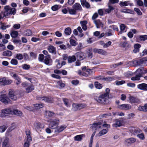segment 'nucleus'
Returning <instances> with one entry per match:
<instances>
[{
  "label": "nucleus",
  "mask_w": 147,
  "mask_h": 147,
  "mask_svg": "<svg viewBox=\"0 0 147 147\" xmlns=\"http://www.w3.org/2000/svg\"><path fill=\"white\" fill-rule=\"evenodd\" d=\"M4 11H1L0 13V20L4 17L6 18H9L11 16V14L13 13V9L10 10L9 7L4 6Z\"/></svg>",
  "instance_id": "obj_1"
},
{
  "label": "nucleus",
  "mask_w": 147,
  "mask_h": 147,
  "mask_svg": "<svg viewBox=\"0 0 147 147\" xmlns=\"http://www.w3.org/2000/svg\"><path fill=\"white\" fill-rule=\"evenodd\" d=\"M109 97L102 94L99 97L95 98V100L100 103L102 104H107L109 102Z\"/></svg>",
  "instance_id": "obj_2"
},
{
  "label": "nucleus",
  "mask_w": 147,
  "mask_h": 147,
  "mask_svg": "<svg viewBox=\"0 0 147 147\" xmlns=\"http://www.w3.org/2000/svg\"><path fill=\"white\" fill-rule=\"evenodd\" d=\"M12 111L11 108L4 109L2 110L1 112L0 113V117H3L7 116L8 115L11 114L13 113Z\"/></svg>",
  "instance_id": "obj_3"
},
{
  "label": "nucleus",
  "mask_w": 147,
  "mask_h": 147,
  "mask_svg": "<svg viewBox=\"0 0 147 147\" xmlns=\"http://www.w3.org/2000/svg\"><path fill=\"white\" fill-rule=\"evenodd\" d=\"M13 82L12 80H7L5 77L0 78V85L1 86H5L10 84Z\"/></svg>",
  "instance_id": "obj_4"
},
{
  "label": "nucleus",
  "mask_w": 147,
  "mask_h": 147,
  "mask_svg": "<svg viewBox=\"0 0 147 147\" xmlns=\"http://www.w3.org/2000/svg\"><path fill=\"white\" fill-rule=\"evenodd\" d=\"M129 102L131 104L136 103L140 104L141 103V101L140 99L133 96H130L129 98Z\"/></svg>",
  "instance_id": "obj_5"
},
{
  "label": "nucleus",
  "mask_w": 147,
  "mask_h": 147,
  "mask_svg": "<svg viewBox=\"0 0 147 147\" xmlns=\"http://www.w3.org/2000/svg\"><path fill=\"white\" fill-rule=\"evenodd\" d=\"M136 139L134 138H130L125 139L124 141L125 144L127 146H130L136 142Z\"/></svg>",
  "instance_id": "obj_6"
},
{
  "label": "nucleus",
  "mask_w": 147,
  "mask_h": 147,
  "mask_svg": "<svg viewBox=\"0 0 147 147\" xmlns=\"http://www.w3.org/2000/svg\"><path fill=\"white\" fill-rule=\"evenodd\" d=\"M58 122L54 120H52L50 122L49 125V128L51 129H55L58 126Z\"/></svg>",
  "instance_id": "obj_7"
},
{
  "label": "nucleus",
  "mask_w": 147,
  "mask_h": 147,
  "mask_svg": "<svg viewBox=\"0 0 147 147\" xmlns=\"http://www.w3.org/2000/svg\"><path fill=\"white\" fill-rule=\"evenodd\" d=\"M118 107L121 109L127 110L131 109V106L129 104H125L119 105Z\"/></svg>",
  "instance_id": "obj_8"
},
{
  "label": "nucleus",
  "mask_w": 147,
  "mask_h": 147,
  "mask_svg": "<svg viewBox=\"0 0 147 147\" xmlns=\"http://www.w3.org/2000/svg\"><path fill=\"white\" fill-rule=\"evenodd\" d=\"M9 97L11 99L13 100H16L17 98L14 93V91L13 90L10 89L9 91Z\"/></svg>",
  "instance_id": "obj_9"
},
{
  "label": "nucleus",
  "mask_w": 147,
  "mask_h": 147,
  "mask_svg": "<svg viewBox=\"0 0 147 147\" xmlns=\"http://www.w3.org/2000/svg\"><path fill=\"white\" fill-rule=\"evenodd\" d=\"M75 55L77 58L80 60H82L85 58L84 53L82 52H78L75 53Z\"/></svg>",
  "instance_id": "obj_10"
},
{
  "label": "nucleus",
  "mask_w": 147,
  "mask_h": 147,
  "mask_svg": "<svg viewBox=\"0 0 147 147\" xmlns=\"http://www.w3.org/2000/svg\"><path fill=\"white\" fill-rule=\"evenodd\" d=\"M11 5L12 7L9 5H7L5 6L9 7V8H10V9H10V10H11V9H13V11L12 12L13 13L11 14V16L12 15H14L16 14V9L15 8V7H16L17 6V5L15 3H12L11 4Z\"/></svg>",
  "instance_id": "obj_11"
},
{
  "label": "nucleus",
  "mask_w": 147,
  "mask_h": 147,
  "mask_svg": "<svg viewBox=\"0 0 147 147\" xmlns=\"http://www.w3.org/2000/svg\"><path fill=\"white\" fill-rule=\"evenodd\" d=\"M9 139L8 138H5L2 141V147H9Z\"/></svg>",
  "instance_id": "obj_12"
},
{
  "label": "nucleus",
  "mask_w": 147,
  "mask_h": 147,
  "mask_svg": "<svg viewBox=\"0 0 147 147\" xmlns=\"http://www.w3.org/2000/svg\"><path fill=\"white\" fill-rule=\"evenodd\" d=\"M137 88L140 90L144 91L147 90V84L142 83L137 85Z\"/></svg>",
  "instance_id": "obj_13"
},
{
  "label": "nucleus",
  "mask_w": 147,
  "mask_h": 147,
  "mask_svg": "<svg viewBox=\"0 0 147 147\" xmlns=\"http://www.w3.org/2000/svg\"><path fill=\"white\" fill-rule=\"evenodd\" d=\"M0 101L5 105L7 104L9 102V100L7 96L0 97Z\"/></svg>",
  "instance_id": "obj_14"
},
{
  "label": "nucleus",
  "mask_w": 147,
  "mask_h": 147,
  "mask_svg": "<svg viewBox=\"0 0 147 147\" xmlns=\"http://www.w3.org/2000/svg\"><path fill=\"white\" fill-rule=\"evenodd\" d=\"M47 49L50 53L54 54H56L57 51L55 48L52 45L49 46L47 48Z\"/></svg>",
  "instance_id": "obj_15"
},
{
  "label": "nucleus",
  "mask_w": 147,
  "mask_h": 147,
  "mask_svg": "<svg viewBox=\"0 0 147 147\" xmlns=\"http://www.w3.org/2000/svg\"><path fill=\"white\" fill-rule=\"evenodd\" d=\"M121 6H126L128 5H129L130 6L133 5V4L131 3L130 1H121L119 4Z\"/></svg>",
  "instance_id": "obj_16"
},
{
  "label": "nucleus",
  "mask_w": 147,
  "mask_h": 147,
  "mask_svg": "<svg viewBox=\"0 0 147 147\" xmlns=\"http://www.w3.org/2000/svg\"><path fill=\"white\" fill-rule=\"evenodd\" d=\"M51 60V56L50 55H48L45 56V59L44 60L45 63L47 65H50V61Z\"/></svg>",
  "instance_id": "obj_17"
},
{
  "label": "nucleus",
  "mask_w": 147,
  "mask_h": 147,
  "mask_svg": "<svg viewBox=\"0 0 147 147\" xmlns=\"http://www.w3.org/2000/svg\"><path fill=\"white\" fill-rule=\"evenodd\" d=\"M73 8L76 11H81L82 10V7L80 3H76L73 6Z\"/></svg>",
  "instance_id": "obj_18"
},
{
  "label": "nucleus",
  "mask_w": 147,
  "mask_h": 147,
  "mask_svg": "<svg viewBox=\"0 0 147 147\" xmlns=\"http://www.w3.org/2000/svg\"><path fill=\"white\" fill-rule=\"evenodd\" d=\"M101 123L100 122H98V123H94L91 125V127L92 128H101Z\"/></svg>",
  "instance_id": "obj_19"
},
{
  "label": "nucleus",
  "mask_w": 147,
  "mask_h": 147,
  "mask_svg": "<svg viewBox=\"0 0 147 147\" xmlns=\"http://www.w3.org/2000/svg\"><path fill=\"white\" fill-rule=\"evenodd\" d=\"M94 22L97 28H99L101 26H103V24L99 20H95L94 21Z\"/></svg>",
  "instance_id": "obj_20"
},
{
  "label": "nucleus",
  "mask_w": 147,
  "mask_h": 147,
  "mask_svg": "<svg viewBox=\"0 0 147 147\" xmlns=\"http://www.w3.org/2000/svg\"><path fill=\"white\" fill-rule=\"evenodd\" d=\"M81 3L83 7H85L87 8H89L90 7L89 4L86 1V0H81Z\"/></svg>",
  "instance_id": "obj_21"
},
{
  "label": "nucleus",
  "mask_w": 147,
  "mask_h": 147,
  "mask_svg": "<svg viewBox=\"0 0 147 147\" xmlns=\"http://www.w3.org/2000/svg\"><path fill=\"white\" fill-rule=\"evenodd\" d=\"M138 109L140 111L147 112V104H145L143 106L139 107Z\"/></svg>",
  "instance_id": "obj_22"
},
{
  "label": "nucleus",
  "mask_w": 147,
  "mask_h": 147,
  "mask_svg": "<svg viewBox=\"0 0 147 147\" xmlns=\"http://www.w3.org/2000/svg\"><path fill=\"white\" fill-rule=\"evenodd\" d=\"M34 125L35 128H40L43 129L44 127V125L38 122H36L34 124Z\"/></svg>",
  "instance_id": "obj_23"
},
{
  "label": "nucleus",
  "mask_w": 147,
  "mask_h": 147,
  "mask_svg": "<svg viewBox=\"0 0 147 147\" xmlns=\"http://www.w3.org/2000/svg\"><path fill=\"white\" fill-rule=\"evenodd\" d=\"M0 28L3 30H5L7 28L10 26V25L6 24H5L2 23L1 22H0Z\"/></svg>",
  "instance_id": "obj_24"
},
{
  "label": "nucleus",
  "mask_w": 147,
  "mask_h": 147,
  "mask_svg": "<svg viewBox=\"0 0 147 147\" xmlns=\"http://www.w3.org/2000/svg\"><path fill=\"white\" fill-rule=\"evenodd\" d=\"M12 113L14 115H17L18 116H21L22 115V112L18 109H14L12 111Z\"/></svg>",
  "instance_id": "obj_25"
},
{
  "label": "nucleus",
  "mask_w": 147,
  "mask_h": 147,
  "mask_svg": "<svg viewBox=\"0 0 147 147\" xmlns=\"http://www.w3.org/2000/svg\"><path fill=\"white\" fill-rule=\"evenodd\" d=\"M144 68L141 67L138 69L136 71L137 74L139 76L141 75V77L142 76L143 74H144Z\"/></svg>",
  "instance_id": "obj_26"
},
{
  "label": "nucleus",
  "mask_w": 147,
  "mask_h": 147,
  "mask_svg": "<svg viewBox=\"0 0 147 147\" xmlns=\"http://www.w3.org/2000/svg\"><path fill=\"white\" fill-rule=\"evenodd\" d=\"M10 75L16 80H20L21 79V78L19 77L18 75L15 73H11Z\"/></svg>",
  "instance_id": "obj_27"
},
{
  "label": "nucleus",
  "mask_w": 147,
  "mask_h": 147,
  "mask_svg": "<svg viewBox=\"0 0 147 147\" xmlns=\"http://www.w3.org/2000/svg\"><path fill=\"white\" fill-rule=\"evenodd\" d=\"M45 115L47 117H51L54 116L55 114L53 112L50 111H46Z\"/></svg>",
  "instance_id": "obj_28"
},
{
  "label": "nucleus",
  "mask_w": 147,
  "mask_h": 147,
  "mask_svg": "<svg viewBox=\"0 0 147 147\" xmlns=\"http://www.w3.org/2000/svg\"><path fill=\"white\" fill-rule=\"evenodd\" d=\"M122 46L125 48V50H127L131 47V45L127 42H124L122 44Z\"/></svg>",
  "instance_id": "obj_29"
},
{
  "label": "nucleus",
  "mask_w": 147,
  "mask_h": 147,
  "mask_svg": "<svg viewBox=\"0 0 147 147\" xmlns=\"http://www.w3.org/2000/svg\"><path fill=\"white\" fill-rule=\"evenodd\" d=\"M12 55V52L9 50L5 51L3 52V56L10 57Z\"/></svg>",
  "instance_id": "obj_30"
},
{
  "label": "nucleus",
  "mask_w": 147,
  "mask_h": 147,
  "mask_svg": "<svg viewBox=\"0 0 147 147\" xmlns=\"http://www.w3.org/2000/svg\"><path fill=\"white\" fill-rule=\"evenodd\" d=\"M93 51L94 53L102 54H104L105 52L102 49L96 48L94 49Z\"/></svg>",
  "instance_id": "obj_31"
},
{
  "label": "nucleus",
  "mask_w": 147,
  "mask_h": 147,
  "mask_svg": "<svg viewBox=\"0 0 147 147\" xmlns=\"http://www.w3.org/2000/svg\"><path fill=\"white\" fill-rule=\"evenodd\" d=\"M138 39L141 41H144L147 40V35H139Z\"/></svg>",
  "instance_id": "obj_32"
},
{
  "label": "nucleus",
  "mask_w": 147,
  "mask_h": 147,
  "mask_svg": "<svg viewBox=\"0 0 147 147\" xmlns=\"http://www.w3.org/2000/svg\"><path fill=\"white\" fill-rule=\"evenodd\" d=\"M76 60V58L75 55H73L72 56H69L68 58V61L69 63H71L73 62H74Z\"/></svg>",
  "instance_id": "obj_33"
},
{
  "label": "nucleus",
  "mask_w": 147,
  "mask_h": 147,
  "mask_svg": "<svg viewBox=\"0 0 147 147\" xmlns=\"http://www.w3.org/2000/svg\"><path fill=\"white\" fill-rule=\"evenodd\" d=\"M46 102L49 103L53 102V98L51 97H47L45 96L44 98L43 99Z\"/></svg>",
  "instance_id": "obj_34"
},
{
  "label": "nucleus",
  "mask_w": 147,
  "mask_h": 147,
  "mask_svg": "<svg viewBox=\"0 0 147 147\" xmlns=\"http://www.w3.org/2000/svg\"><path fill=\"white\" fill-rule=\"evenodd\" d=\"M26 134L27 136L26 139L28 140H32V138L30 136V132L29 129H27L25 131Z\"/></svg>",
  "instance_id": "obj_35"
},
{
  "label": "nucleus",
  "mask_w": 147,
  "mask_h": 147,
  "mask_svg": "<svg viewBox=\"0 0 147 147\" xmlns=\"http://www.w3.org/2000/svg\"><path fill=\"white\" fill-rule=\"evenodd\" d=\"M146 61V60L144 58H142V59H139L136 62V65H141L143 64L144 63V62H145V61Z\"/></svg>",
  "instance_id": "obj_36"
},
{
  "label": "nucleus",
  "mask_w": 147,
  "mask_h": 147,
  "mask_svg": "<svg viewBox=\"0 0 147 147\" xmlns=\"http://www.w3.org/2000/svg\"><path fill=\"white\" fill-rule=\"evenodd\" d=\"M116 122L113 125V127H117L121 125L122 124L119 120L118 119H116Z\"/></svg>",
  "instance_id": "obj_37"
},
{
  "label": "nucleus",
  "mask_w": 147,
  "mask_h": 147,
  "mask_svg": "<svg viewBox=\"0 0 147 147\" xmlns=\"http://www.w3.org/2000/svg\"><path fill=\"white\" fill-rule=\"evenodd\" d=\"M64 33L66 35H69L71 33V29L69 27L66 28L64 31Z\"/></svg>",
  "instance_id": "obj_38"
},
{
  "label": "nucleus",
  "mask_w": 147,
  "mask_h": 147,
  "mask_svg": "<svg viewBox=\"0 0 147 147\" xmlns=\"http://www.w3.org/2000/svg\"><path fill=\"white\" fill-rule=\"evenodd\" d=\"M108 131V129H102L98 134V136H101L106 134Z\"/></svg>",
  "instance_id": "obj_39"
},
{
  "label": "nucleus",
  "mask_w": 147,
  "mask_h": 147,
  "mask_svg": "<svg viewBox=\"0 0 147 147\" xmlns=\"http://www.w3.org/2000/svg\"><path fill=\"white\" fill-rule=\"evenodd\" d=\"M141 75L139 76L137 74L135 76L131 78V80L133 81H138L140 80V78L141 77Z\"/></svg>",
  "instance_id": "obj_40"
},
{
  "label": "nucleus",
  "mask_w": 147,
  "mask_h": 147,
  "mask_svg": "<svg viewBox=\"0 0 147 147\" xmlns=\"http://www.w3.org/2000/svg\"><path fill=\"white\" fill-rule=\"evenodd\" d=\"M84 135H78L75 136L74 138V140L76 141H80L82 140Z\"/></svg>",
  "instance_id": "obj_41"
},
{
  "label": "nucleus",
  "mask_w": 147,
  "mask_h": 147,
  "mask_svg": "<svg viewBox=\"0 0 147 147\" xmlns=\"http://www.w3.org/2000/svg\"><path fill=\"white\" fill-rule=\"evenodd\" d=\"M94 85L95 87L98 89H100L102 87V84L97 82H95Z\"/></svg>",
  "instance_id": "obj_42"
},
{
  "label": "nucleus",
  "mask_w": 147,
  "mask_h": 147,
  "mask_svg": "<svg viewBox=\"0 0 147 147\" xmlns=\"http://www.w3.org/2000/svg\"><path fill=\"white\" fill-rule=\"evenodd\" d=\"M61 7V6L59 5H55L51 7L53 11H56Z\"/></svg>",
  "instance_id": "obj_43"
},
{
  "label": "nucleus",
  "mask_w": 147,
  "mask_h": 147,
  "mask_svg": "<svg viewBox=\"0 0 147 147\" xmlns=\"http://www.w3.org/2000/svg\"><path fill=\"white\" fill-rule=\"evenodd\" d=\"M18 34V32L17 31H13L11 33V36L12 38H16Z\"/></svg>",
  "instance_id": "obj_44"
},
{
  "label": "nucleus",
  "mask_w": 147,
  "mask_h": 147,
  "mask_svg": "<svg viewBox=\"0 0 147 147\" xmlns=\"http://www.w3.org/2000/svg\"><path fill=\"white\" fill-rule=\"evenodd\" d=\"M137 136L140 140H144L145 139L144 135L143 133H140L137 135Z\"/></svg>",
  "instance_id": "obj_45"
},
{
  "label": "nucleus",
  "mask_w": 147,
  "mask_h": 147,
  "mask_svg": "<svg viewBox=\"0 0 147 147\" xmlns=\"http://www.w3.org/2000/svg\"><path fill=\"white\" fill-rule=\"evenodd\" d=\"M24 34L26 36H30L32 35V32L30 30H27L24 32Z\"/></svg>",
  "instance_id": "obj_46"
},
{
  "label": "nucleus",
  "mask_w": 147,
  "mask_h": 147,
  "mask_svg": "<svg viewBox=\"0 0 147 147\" xmlns=\"http://www.w3.org/2000/svg\"><path fill=\"white\" fill-rule=\"evenodd\" d=\"M26 139V141L24 144V147H29L30 146V143L32 140H28Z\"/></svg>",
  "instance_id": "obj_47"
},
{
  "label": "nucleus",
  "mask_w": 147,
  "mask_h": 147,
  "mask_svg": "<svg viewBox=\"0 0 147 147\" xmlns=\"http://www.w3.org/2000/svg\"><path fill=\"white\" fill-rule=\"evenodd\" d=\"M69 12L70 14L71 15H75L76 14V10L74 9H69Z\"/></svg>",
  "instance_id": "obj_48"
},
{
  "label": "nucleus",
  "mask_w": 147,
  "mask_h": 147,
  "mask_svg": "<svg viewBox=\"0 0 147 147\" xmlns=\"http://www.w3.org/2000/svg\"><path fill=\"white\" fill-rule=\"evenodd\" d=\"M120 27L121 31L119 32V33L121 34L122 32H124V30L125 28V26L123 24H122L120 26Z\"/></svg>",
  "instance_id": "obj_49"
},
{
  "label": "nucleus",
  "mask_w": 147,
  "mask_h": 147,
  "mask_svg": "<svg viewBox=\"0 0 147 147\" xmlns=\"http://www.w3.org/2000/svg\"><path fill=\"white\" fill-rule=\"evenodd\" d=\"M16 58L19 60H22L23 59V55L20 53H18L16 54Z\"/></svg>",
  "instance_id": "obj_50"
},
{
  "label": "nucleus",
  "mask_w": 147,
  "mask_h": 147,
  "mask_svg": "<svg viewBox=\"0 0 147 147\" xmlns=\"http://www.w3.org/2000/svg\"><path fill=\"white\" fill-rule=\"evenodd\" d=\"M34 89L33 86H31L26 88V90L27 92L29 93L31 92Z\"/></svg>",
  "instance_id": "obj_51"
},
{
  "label": "nucleus",
  "mask_w": 147,
  "mask_h": 147,
  "mask_svg": "<svg viewBox=\"0 0 147 147\" xmlns=\"http://www.w3.org/2000/svg\"><path fill=\"white\" fill-rule=\"evenodd\" d=\"M114 9L113 7L111 6H109V8L105 10V11L108 13H110L112 10Z\"/></svg>",
  "instance_id": "obj_52"
},
{
  "label": "nucleus",
  "mask_w": 147,
  "mask_h": 147,
  "mask_svg": "<svg viewBox=\"0 0 147 147\" xmlns=\"http://www.w3.org/2000/svg\"><path fill=\"white\" fill-rule=\"evenodd\" d=\"M10 63L13 65H17L18 64V61L16 59H11Z\"/></svg>",
  "instance_id": "obj_53"
},
{
  "label": "nucleus",
  "mask_w": 147,
  "mask_h": 147,
  "mask_svg": "<svg viewBox=\"0 0 147 147\" xmlns=\"http://www.w3.org/2000/svg\"><path fill=\"white\" fill-rule=\"evenodd\" d=\"M22 67L24 69L28 70L30 69V66L29 65L25 64L22 65Z\"/></svg>",
  "instance_id": "obj_54"
},
{
  "label": "nucleus",
  "mask_w": 147,
  "mask_h": 147,
  "mask_svg": "<svg viewBox=\"0 0 147 147\" xmlns=\"http://www.w3.org/2000/svg\"><path fill=\"white\" fill-rule=\"evenodd\" d=\"M63 100L64 102V104L67 107H69L70 105L69 103L68 100L65 98H63Z\"/></svg>",
  "instance_id": "obj_55"
},
{
  "label": "nucleus",
  "mask_w": 147,
  "mask_h": 147,
  "mask_svg": "<svg viewBox=\"0 0 147 147\" xmlns=\"http://www.w3.org/2000/svg\"><path fill=\"white\" fill-rule=\"evenodd\" d=\"M78 106L79 110H80L81 109L85 108L86 107V105L85 104H78Z\"/></svg>",
  "instance_id": "obj_56"
},
{
  "label": "nucleus",
  "mask_w": 147,
  "mask_h": 147,
  "mask_svg": "<svg viewBox=\"0 0 147 147\" xmlns=\"http://www.w3.org/2000/svg\"><path fill=\"white\" fill-rule=\"evenodd\" d=\"M141 132V130L140 129H134L133 134L134 135L137 136V135L140 133Z\"/></svg>",
  "instance_id": "obj_57"
},
{
  "label": "nucleus",
  "mask_w": 147,
  "mask_h": 147,
  "mask_svg": "<svg viewBox=\"0 0 147 147\" xmlns=\"http://www.w3.org/2000/svg\"><path fill=\"white\" fill-rule=\"evenodd\" d=\"M73 109L75 111L79 110L78 104H74L72 105Z\"/></svg>",
  "instance_id": "obj_58"
},
{
  "label": "nucleus",
  "mask_w": 147,
  "mask_h": 147,
  "mask_svg": "<svg viewBox=\"0 0 147 147\" xmlns=\"http://www.w3.org/2000/svg\"><path fill=\"white\" fill-rule=\"evenodd\" d=\"M45 58L44 55L42 54H40L39 55L38 59L40 61H43V59Z\"/></svg>",
  "instance_id": "obj_59"
},
{
  "label": "nucleus",
  "mask_w": 147,
  "mask_h": 147,
  "mask_svg": "<svg viewBox=\"0 0 147 147\" xmlns=\"http://www.w3.org/2000/svg\"><path fill=\"white\" fill-rule=\"evenodd\" d=\"M114 80V79L112 77H107L106 78L104 77V80L109 82L111 81L112 80Z\"/></svg>",
  "instance_id": "obj_60"
},
{
  "label": "nucleus",
  "mask_w": 147,
  "mask_h": 147,
  "mask_svg": "<svg viewBox=\"0 0 147 147\" xmlns=\"http://www.w3.org/2000/svg\"><path fill=\"white\" fill-rule=\"evenodd\" d=\"M43 105L42 104H36L34 105V107L36 109H39L42 107Z\"/></svg>",
  "instance_id": "obj_61"
},
{
  "label": "nucleus",
  "mask_w": 147,
  "mask_h": 147,
  "mask_svg": "<svg viewBox=\"0 0 147 147\" xmlns=\"http://www.w3.org/2000/svg\"><path fill=\"white\" fill-rule=\"evenodd\" d=\"M134 10L137 13L138 15H142V13L138 8H134Z\"/></svg>",
  "instance_id": "obj_62"
},
{
  "label": "nucleus",
  "mask_w": 147,
  "mask_h": 147,
  "mask_svg": "<svg viewBox=\"0 0 147 147\" xmlns=\"http://www.w3.org/2000/svg\"><path fill=\"white\" fill-rule=\"evenodd\" d=\"M58 85L60 87V88H62L65 87V84L64 83L62 82L61 81H59L58 82Z\"/></svg>",
  "instance_id": "obj_63"
},
{
  "label": "nucleus",
  "mask_w": 147,
  "mask_h": 147,
  "mask_svg": "<svg viewBox=\"0 0 147 147\" xmlns=\"http://www.w3.org/2000/svg\"><path fill=\"white\" fill-rule=\"evenodd\" d=\"M69 42L71 44L72 46H76L77 44L76 41L73 39H70Z\"/></svg>",
  "instance_id": "obj_64"
}]
</instances>
